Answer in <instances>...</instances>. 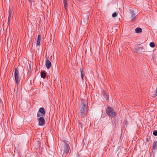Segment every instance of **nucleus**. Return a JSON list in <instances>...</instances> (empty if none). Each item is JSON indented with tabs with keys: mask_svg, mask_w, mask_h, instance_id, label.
Returning a JSON list of instances; mask_svg holds the SVG:
<instances>
[{
	"mask_svg": "<svg viewBox=\"0 0 157 157\" xmlns=\"http://www.w3.org/2000/svg\"><path fill=\"white\" fill-rule=\"evenodd\" d=\"M103 93L104 94H103V96L104 97L106 98L107 101H108L109 100V98L108 96L107 95V94L105 93V92L103 90Z\"/></svg>",
	"mask_w": 157,
	"mask_h": 157,
	"instance_id": "nucleus-13",
	"label": "nucleus"
},
{
	"mask_svg": "<svg viewBox=\"0 0 157 157\" xmlns=\"http://www.w3.org/2000/svg\"><path fill=\"white\" fill-rule=\"evenodd\" d=\"M45 110L44 108H40L38 111L37 112V117H39L40 116H44L45 114Z\"/></svg>",
	"mask_w": 157,
	"mask_h": 157,
	"instance_id": "nucleus-5",
	"label": "nucleus"
},
{
	"mask_svg": "<svg viewBox=\"0 0 157 157\" xmlns=\"http://www.w3.org/2000/svg\"><path fill=\"white\" fill-rule=\"evenodd\" d=\"M86 18V19L87 20H88L89 18V15L87 14L85 16Z\"/></svg>",
	"mask_w": 157,
	"mask_h": 157,
	"instance_id": "nucleus-20",
	"label": "nucleus"
},
{
	"mask_svg": "<svg viewBox=\"0 0 157 157\" xmlns=\"http://www.w3.org/2000/svg\"><path fill=\"white\" fill-rule=\"evenodd\" d=\"M146 141H147V142H148V141H149L148 139H147L146 140Z\"/></svg>",
	"mask_w": 157,
	"mask_h": 157,
	"instance_id": "nucleus-22",
	"label": "nucleus"
},
{
	"mask_svg": "<svg viewBox=\"0 0 157 157\" xmlns=\"http://www.w3.org/2000/svg\"><path fill=\"white\" fill-rule=\"evenodd\" d=\"M87 103L86 100L82 99L81 104V107L80 110L81 113V115L82 117L87 113Z\"/></svg>",
	"mask_w": 157,
	"mask_h": 157,
	"instance_id": "nucleus-1",
	"label": "nucleus"
},
{
	"mask_svg": "<svg viewBox=\"0 0 157 157\" xmlns=\"http://www.w3.org/2000/svg\"><path fill=\"white\" fill-rule=\"evenodd\" d=\"M46 65L47 68L48 69H49L51 66V62L48 60H47L46 61Z\"/></svg>",
	"mask_w": 157,
	"mask_h": 157,
	"instance_id": "nucleus-8",
	"label": "nucleus"
},
{
	"mask_svg": "<svg viewBox=\"0 0 157 157\" xmlns=\"http://www.w3.org/2000/svg\"><path fill=\"white\" fill-rule=\"evenodd\" d=\"M29 2H33V0H29Z\"/></svg>",
	"mask_w": 157,
	"mask_h": 157,
	"instance_id": "nucleus-21",
	"label": "nucleus"
},
{
	"mask_svg": "<svg viewBox=\"0 0 157 157\" xmlns=\"http://www.w3.org/2000/svg\"><path fill=\"white\" fill-rule=\"evenodd\" d=\"M41 40V35L39 34L38 36L37 39V40L36 45L40 46V41Z\"/></svg>",
	"mask_w": 157,
	"mask_h": 157,
	"instance_id": "nucleus-9",
	"label": "nucleus"
},
{
	"mask_svg": "<svg viewBox=\"0 0 157 157\" xmlns=\"http://www.w3.org/2000/svg\"><path fill=\"white\" fill-rule=\"evenodd\" d=\"M41 77L42 78H44L46 75V73L43 72H41Z\"/></svg>",
	"mask_w": 157,
	"mask_h": 157,
	"instance_id": "nucleus-15",
	"label": "nucleus"
},
{
	"mask_svg": "<svg viewBox=\"0 0 157 157\" xmlns=\"http://www.w3.org/2000/svg\"><path fill=\"white\" fill-rule=\"evenodd\" d=\"M150 46L151 47L153 48L155 47V45L153 42H151L150 43Z\"/></svg>",
	"mask_w": 157,
	"mask_h": 157,
	"instance_id": "nucleus-17",
	"label": "nucleus"
},
{
	"mask_svg": "<svg viewBox=\"0 0 157 157\" xmlns=\"http://www.w3.org/2000/svg\"><path fill=\"white\" fill-rule=\"evenodd\" d=\"M13 72L14 76L15 78V80L17 86L19 84V72L18 69L17 68H15Z\"/></svg>",
	"mask_w": 157,
	"mask_h": 157,
	"instance_id": "nucleus-4",
	"label": "nucleus"
},
{
	"mask_svg": "<svg viewBox=\"0 0 157 157\" xmlns=\"http://www.w3.org/2000/svg\"><path fill=\"white\" fill-rule=\"evenodd\" d=\"M132 20L133 21H134L135 19V17L136 16V14L133 13V12H132Z\"/></svg>",
	"mask_w": 157,
	"mask_h": 157,
	"instance_id": "nucleus-14",
	"label": "nucleus"
},
{
	"mask_svg": "<svg viewBox=\"0 0 157 157\" xmlns=\"http://www.w3.org/2000/svg\"><path fill=\"white\" fill-rule=\"evenodd\" d=\"M43 117L41 116L37 119L39 122V125L40 126H42L45 124V121Z\"/></svg>",
	"mask_w": 157,
	"mask_h": 157,
	"instance_id": "nucleus-6",
	"label": "nucleus"
},
{
	"mask_svg": "<svg viewBox=\"0 0 157 157\" xmlns=\"http://www.w3.org/2000/svg\"><path fill=\"white\" fill-rule=\"evenodd\" d=\"M117 13L116 12L114 13L112 15V17H117Z\"/></svg>",
	"mask_w": 157,
	"mask_h": 157,
	"instance_id": "nucleus-18",
	"label": "nucleus"
},
{
	"mask_svg": "<svg viewBox=\"0 0 157 157\" xmlns=\"http://www.w3.org/2000/svg\"><path fill=\"white\" fill-rule=\"evenodd\" d=\"M136 33H141L142 32V29L139 27L136 28L135 29Z\"/></svg>",
	"mask_w": 157,
	"mask_h": 157,
	"instance_id": "nucleus-12",
	"label": "nucleus"
},
{
	"mask_svg": "<svg viewBox=\"0 0 157 157\" xmlns=\"http://www.w3.org/2000/svg\"><path fill=\"white\" fill-rule=\"evenodd\" d=\"M70 151V147L69 145L65 141H64L61 146V155H67L68 154Z\"/></svg>",
	"mask_w": 157,
	"mask_h": 157,
	"instance_id": "nucleus-2",
	"label": "nucleus"
},
{
	"mask_svg": "<svg viewBox=\"0 0 157 157\" xmlns=\"http://www.w3.org/2000/svg\"><path fill=\"white\" fill-rule=\"evenodd\" d=\"M13 15V13L11 10H10L9 11V16L8 17V25L10 24V21L11 20V19L12 18Z\"/></svg>",
	"mask_w": 157,
	"mask_h": 157,
	"instance_id": "nucleus-7",
	"label": "nucleus"
},
{
	"mask_svg": "<svg viewBox=\"0 0 157 157\" xmlns=\"http://www.w3.org/2000/svg\"><path fill=\"white\" fill-rule=\"evenodd\" d=\"M152 148L154 150L157 149V141H155L154 142L153 144Z\"/></svg>",
	"mask_w": 157,
	"mask_h": 157,
	"instance_id": "nucleus-10",
	"label": "nucleus"
},
{
	"mask_svg": "<svg viewBox=\"0 0 157 157\" xmlns=\"http://www.w3.org/2000/svg\"><path fill=\"white\" fill-rule=\"evenodd\" d=\"M63 2L65 9L67 10L68 9V5L67 4V0H63Z\"/></svg>",
	"mask_w": 157,
	"mask_h": 157,
	"instance_id": "nucleus-11",
	"label": "nucleus"
},
{
	"mask_svg": "<svg viewBox=\"0 0 157 157\" xmlns=\"http://www.w3.org/2000/svg\"><path fill=\"white\" fill-rule=\"evenodd\" d=\"M153 134L154 136H157V131L156 130H154L153 131Z\"/></svg>",
	"mask_w": 157,
	"mask_h": 157,
	"instance_id": "nucleus-19",
	"label": "nucleus"
},
{
	"mask_svg": "<svg viewBox=\"0 0 157 157\" xmlns=\"http://www.w3.org/2000/svg\"><path fill=\"white\" fill-rule=\"evenodd\" d=\"M80 72L81 73V78H82V80H83L84 75H83V71L82 69L80 68Z\"/></svg>",
	"mask_w": 157,
	"mask_h": 157,
	"instance_id": "nucleus-16",
	"label": "nucleus"
},
{
	"mask_svg": "<svg viewBox=\"0 0 157 157\" xmlns=\"http://www.w3.org/2000/svg\"><path fill=\"white\" fill-rule=\"evenodd\" d=\"M106 113L110 117L113 118L116 115V113L113 109V108L111 107H109L106 109Z\"/></svg>",
	"mask_w": 157,
	"mask_h": 157,
	"instance_id": "nucleus-3",
	"label": "nucleus"
}]
</instances>
